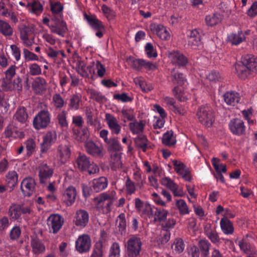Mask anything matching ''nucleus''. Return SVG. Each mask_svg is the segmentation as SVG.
<instances>
[{
	"label": "nucleus",
	"instance_id": "1",
	"mask_svg": "<svg viewBox=\"0 0 257 257\" xmlns=\"http://www.w3.org/2000/svg\"><path fill=\"white\" fill-rule=\"evenodd\" d=\"M49 3L51 11L55 18L54 21H55V25L51 27V31L63 37L67 30L66 23L62 20L64 6L58 1L50 0Z\"/></svg>",
	"mask_w": 257,
	"mask_h": 257
},
{
	"label": "nucleus",
	"instance_id": "2",
	"mask_svg": "<svg viewBox=\"0 0 257 257\" xmlns=\"http://www.w3.org/2000/svg\"><path fill=\"white\" fill-rule=\"evenodd\" d=\"M116 198V192L111 191L100 194L94 198L93 201L97 210L106 214L111 212L113 201Z\"/></svg>",
	"mask_w": 257,
	"mask_h": 257
},
{
	"label": "nucleus",
	"instance_id": "3",
	"mask_svg": "<svg viewBox=\"0 0 257 257\" xmlns=\"http://www.w3.org/2000/svg\"><path fill=\"white\" fill-rule=\"evenodd\" d=\"M95 70L97 75L99 77H103L106 73L105 66L99 61L91 62L88 67L84 65L79 67L77 72L83 77H88L95 75Z\"/></svg>",
	"mask_w": 257,
	"mask_h": 257
},
{
	"label": "nucleus",
	"instance_id": "4",
	"mask_svg": "<svg viewBox=\"0 0 257 257\" xmlns=\"http://www.w3.org/2000/svg\"><path fill=\"white\" fill-rule=\"evenodd\" d=\"M32 212V210L29 206L13 203L9 208L8 215L11 221L21 222L23 218H25Z\"/></svg>",
	"mask_w": 257,
	"mask_h": 257
},
{
	"label": "nucleus",
	"instance_id": "5",
	"mask_svg": "<svg viewBox=\"0 0 257 257\" xmlns=\"http://www.w3.org/2000/svg\"><path fill=\"white\" fill-rule=\"evenodd\" d=\"M196 116L199 121L206 127H210L214 121L212 109L207 105L200 106L197 111Z\"/></svg>",
	"mask_w": 257,
	"mask_h": 257
},
{
	"label": "nucleus",
	"instance_id": "6",
	"mask_svg": "<svg viewBox=\"0 0 257 257\" xmlns=\"http://www.w3.org/2000/svg\"><path fill=\"white\" fill-rule=\"evenodd\" d=\"M76 162L80 170L86 171L90 175L96 174L99 171L98 167L93 162H91L89 158L85 155H80Z\"/></svg>",
	"mask_w": 257,
	"mask_h": 257
},
{
	"label": "nucleus",
	"instance_id": "7",
	"mask_svg": "<svg viewBox=\"0 0 257 257\" xmlns=\"http://www.w3.org/2000/svg\"><path fill=\"white\" fill-rule=\"evenodd\" d=\"M142 243L140 238L132 236L126 242L125 247L126 253L128 257H137L141 250Z\"/></svg>",
	"mask_w": 257,
	"mask_h": 257
},
{
	"label": "nucleus",
	"instance_id": "8",
	"mask_svg": "<svg viewBox=\"0 0 257 257\" xmlns=\"http://www.w3.org/2000/svg\"><path fill=\"white\" fill-rule=\"evenodd\" d=\"M75 249L80 253L88 252L91 247V239L87 234L79 235L75 241Z\"/></svg>",
	"mask_w": 257,
	"mask_h": 257
},
{
	"label": "nucleus",
	"instance_id": "9",
	"mask_svg": "<svg viewBox=\"0 0 257 257\" xmlns=\"http://www.w3.org/2000/svg\"><path fill=\"white\" fill-rule=\"evenodd\" d=\"M174 170L184 181L191 182L192 176L189 169L181 161L173 160L172 161Z\"/></svg>",
	"mask_w": 257,
	"mask_h": 257
},
{
	"label": "nucleus",
	"instance_id": "10",
	"mask_svg": "<svg viewBox=\"0 0 257 257\" xmlns=\"http://www.w3.org/2000/svg\"><path fill=\"white\" fill-rule=\"evenodd\" d=\"M188 46L193 49H199L202 47L201 34L200 31L195 29L189 31L187 34Z\"/></svg>",
	"mask_w": 257,
	"mask_h": 257
},
{
	"label": "nucleus",
	"instance_id": "11",
	"mask_svg": "<svg viewBox=\"0 0 257 257\" xmlns=\"http://www.w3.org/2000/svg\"><path fill=\"white\" fill-rule=\"evenodd\" d=\"M36 183L35 180L31 177L25 178L21 183V190L25 197L31 196L35 192Z\"/></svg>",
	"mask_w": 257,
	"mask_h": 257
},
{
	"label": "nucleus",
	"instance_id": "12",
	"mask_svg": "<svg viewBox=\"0 0 257 257\" xmlns=\"http://www.w3.org/2000/svg\"><path fill=\"white\" fill-rule=\"evenodd\" d=\"M85 17L91 28L97 31L95 35L99 38L102 37L105 31V27L102 23L95 16L85 15Z\"/></svg>",
	"mask_w": 257,
	"mask_h": 257
},
{
	"label": "nucleus",
	"instance_id": "13",
	"mask_svg": "<svg viewBox=\"0 0 257 257\" xmlns=\"http://www.w3.org/2000/svg\"><path fill=\"white\" fill-rule=\"evenodd\" d=\"M105 120L111 134L117 135L121 130V126L118 119L112 114L106 113Z\"/></svg>",
	"mask_w": 257,
	"mask_h": 257
},
{
	"label": "nucleus",
	"instance_id": "14",
	"mask_svg": "<svg viewBox=\"0 0 257 257\" xmlns=\"http://www.w3.org/2000/svg\"><path fill=\"white\" fill-rule=\"evenodd\" d=\"M34 29L31 25L25 26L20 29V38L27 46L32 45L34 39Z\"/></svg>",
	"mask_w": 257,
	"mask_h": 257
},
{
	"label": "nucleus",
	"instance_id": "15",
	"mask_svg": "<svg viewBox=\"0 0 257 257\" xmlns=\"http://www.w3.org/2000/svg\"><path fill=\"white\" fill-rule=\"evenodd\" d=\"M151 31L156 34L161 40L167 41L170 38V34L166 27L161 24L156 23L151 24L150 25Z\"/></svg>",
	"mask_w": 257,
	"mask_h": 257
},
{
	"label": "nucleus",
	"instance_id": "16",
	"mask_svg": "<svg viewBox=\"0 0 257 257\" xmlns=\"http://www.w3.org/2000/svg\"><path fill=\"white\" fill-rule=\"evenodd\" d=\"M228 126L233 135L240 136L244 134L245 132V126L242 120L240 118L232 119L229 122Z\"/></svg>",
	"mask_w": 257,
	"mask_h": 257
},
{
	"label": "nucleus",
	"instance_id": "17",
	"mask_svg": "<svg viewBox=\"0 0 257 257\" xmlns=\"http://www.w3.org/2000/svg\"><path fill=\"white\" fill-rule=\"evenodd\" d=\"M48 125V111H41L34 118L33 125L37 130L45 128Z\"/></svg>",
	"mask_w": 257,
	"mask_h": 257
},
{
	"label": "nucleus",
	"instance_id": "18",
	"mask_svg": "<svg viewBox=\"0 0 257 257\" xmlns=\"http://www.w3.org/2000/svg\"><path fill=\"white\" fill-rule=\"evenodd\" d=\"M168 56L171 62L176 66H183L188 62L187 58L178 51H169Z\"/></svg>",
	"mask_w": 257,
	"mask_h": 257
},
{
	"label": "nucleus",
	"instance_id": "19",
	"mask_svg": "<svg viewBox=\"0 0 257 257\" xmlns=\"http://www.w3.org/2000/svg\"><path fill=\"white\" fill-rule=\"evenodd\" d=\"M88 221L89 214L86 211L80 209L76 211L73 219V222L76 226L84 228Z\"/></svg>",
	"mask_w": 257,
	"mask_h": 257
},
{
	"label": "nucleus",
	"instance_id": "20",
	"mask_svg": "<svg viewBox=\"0 0 257 257\" xmlns=\"http://www.w3.org/2000/svg\"><path fill=\"white\" fill-rule=\"evenodd\" d=\"M16 68L15 65H11L5 72V78L2 81V86L6 90H9L12 88V79L16 75Z\"/></svg>",
	"mask_w": 257,
	"mask_h": 257
},
{
	"label": "nucleus",
	"instance_id": "21",
	"mask_svg": "<svg viewBox=\"0 0 257 257\" xmlns=\"http://www.w3.org/2000/svg\"><path fill=\"white\" fill-rule=\"evenodd\" d=\"M133 67L138 71H140L142 69H145L147 71H154L157 69L155 63L143 59H137L134 60Z\"/></svg>",
	"mask_w": 257,
	"mask_h": 257
},
{
	"label": "nucleus",
	"instance_id": "22",
	"mask_svg": "<svg viewBox=\"0 0 257 257\" xmlns=\"http://www.w3.org/2000/svg\"><path fill=\"white\" fill-rule=\"evenodd\" d=\"M71 155L70 150L66 145H60L59 146L57 153V159L61 164H64L69 159Z\"/></svg>",
	"mask_w": 257,
	"mask_h": 257
},
{
	"label": "nucleus",
	"instance_id": "23",
	"mask_svg": "<svg viewBox=\"0 0 257 257\" xmlns=\"http://www.w3.org/2000/svg\"><path fill=\"white\" fill-rule=\"evenodd\" d=\"M85 148L86 152L90 155L97 157L103 156L102 147L98 146L92 141H88L85 143Z\"/></svg>",
	"mask_w": 257,
	"mask_h": 257
},
{
	"label": "nucleus",
	"instance_id": "24",
	"mask_svg": "<svg viewBox=\"0 0 257 257\" xmlns=\"http://www.w3.org/2000/svg\"><path fill=\"white\" fill-rule=\"evenodd\" d=\"M31 246L33 252L35 254H39L44 252L45 250V246L36 235L31 236Z\"/></svg>",
	"mask_w": 257,
	"mask_h": 257
},
{
	"label": "nucleus",
	"instance_id": "25",
	"mask_svg": "<svg viewBox=\"0 0 257 257\" xmlns=\"http://www.w3.org/2000/svg\"><path fill=\"white\" fill-rule=\"evenodd\" d=\"M204 233L213 243L219 242L220 239L216 231V227L210 223H207L204 226Z\"/></svg>",
	"mask_w": 257,
	"mask_h": 257
},
{
	"label": "nucleus",
	"instance_id": "26",
	"mask_svg": "<svg viewBox=\"0 0 257 257\" xmlns=\"http://www.w3.org/2000/svg\"><path fill=\"white\" fill-rule=\"evenodd\" d=\"M76 195L77 191L75 188L73 186L68 187L63 194L64 202L67 206L71 205L75 202Z\"/></svg>",
	"mask_w": 257,
	"mask_h": 257
},
{
	"label": "nucleus",
	"instance_id": "27",
	"mask_svg": "<svg viewBox=\"0 0 257 257\" xmlns=\"http://www.w3.org/2000/svg\"><path fill=\"white\" fill-rule=\"evenodd\" d=\"M49 220L51 221L53 232L57 233L64 223L63 218L58 214H53L49 216Z\"/></svg>",
	"mask_w": 257,
	"mask_h": 257
},
{
	"label": "nucleus",
	"instance_id": "28",
	"mask_svg": "<svg viewBox=\"0 0 257 257\" xmlns=\"http://www.w3.org/2000/svg\"><path fill=\"white\" fill-rule=\"evenodd\" d=\"M245 40L244 34L241 31L237 33H232L229 34L227 37V41L232 45H238Z\"/></svg>",
	"mask_w": 257,
	"mask_h": 257
},
{
	"label": "nucleus",
	"instance_id": "29",
	"mask_svg": "<svg viewBox=\"0 0 257 257\" xmlns=\"http://www.w3.org/2000/svg\"><path fill=\"white\" fill-rule=\"evenodd\" d=\"M5 135L6 138L12 139L23 138L25 136L24 133L20 131L18 128L12 124L7 126L5 131Z\"/></svg>",
	"mask_w": 257,
	"mask_h": 257
},
{
	"label": "nucleus",
	"instance_id": "30",
	"mask_svg": "<svg viewBox=\"0 0 257 257\" xmlns=\"http://www.w3.org/2000/svg\"><path fill=\"white\" fill-rule=\"evenodd\" d=\"M163 102L175 113L183 115L184 109L180 106L176 104L174 99L169 96H165L163 98Z\"/></svg>",
	"mask_w": 257,
	"mask_h": 257
},
{
	"label": "nucleus",
	"instance_id": "31",
	"mask_svg": "<svg viewBox=\"0 0 257 257\" xmlns=\"http://www.w3.org/2000/svg\"><path fill=\"white\" fill-rule=\"evenodd\" d=\"M220 228L225 235H231L234 233L233 223L228 218L223 217L220 221Z\"/></svg>",
	"mask_w": 257,
	"mask_h": 257
},
{
	"label": "nucleus",
	"instance_id": "32",
	"mask_svg": "<svg viewBox=\"0 0 257 257\" xmlns=\"http://www.w3.org/2000/svg\"><path fill=\"white\" fill-rule=\"evenodd\" d=\"M176 137L172 130L167 131L165 133L162 138V143L163 145L169 147H174L176 144Z\"/></svg>",
	"mask_w": 257,
	"mask_h": 257
},
{
	"label": "nucleus",
	"instance_id": "33",
	"mask_svg": "<svg viewBox=\"0 0 257 257\" xmlns=\"http://www.w3.org/2000/svg\"><path fill=\"white\" fill-rule=\"evenodd\" d=\"M242 62L251 72H257V57L247 55L244 57Z\"/></svg>",
	"mask_w": 257,
	"mask_h": 257
},
{
	"label": "nucleus",
	"instance_id": "34",
	"mask_svg": "<svg viewBox=\"0 0 257 257\" xmlns=\"http://www.w3.org/2000/svg\"><path fill=\"white\" fill-rule=\"evenodd\" d=\"M107 184V179L104 177H101L93 180L91 187L94 191L98 192L106 188Z\"/></svg>",
	"mask_w": 257,
	"mask_h": 257
},
{
	"label": "nucleus",
	"instance_id": "35",
	"mask_svg": "<svg viewBox=\"0 0 257 257\" xmlns=\"http://www.w3.org/2000/svg\"><path fill=\"white\" fill-rule=\"evenodd\" d=\"M224 100L228 105H235L239 100V94L235 91H228L223 95Z\"/></svg>",
	"mask_w": 257,
	"mask_h": 257
},
{
	"label": "nucleus",
	"instance_id": "36",
	"mask_svg": "<svg viewBox=\"0 0 257 257\" xmlns=\"http://www.w3.org/2000/svg\"><path fill=\"white\" fill-rule=\"evenodd\" d=\"M234 67L237 75L241 79L246 78L251 73L243 62L235 64Z\"/></svg>",
	"mask_w": 257,
	"mask_h": 257
},
{
	"label": "nucleus",
	"instance_id": "37",
	"mask_svg": "<svg viewBox=\"0 0 257 257\" xmlns=\"http://www.w3.org/2000/svg\"><path fill=\"white\" fill-rule=\"evenodd\" d=\"M28 114L25 107L19 108L14 115V119L23 124H26L28 121Z\"/></svg>",
	"mask_w": 257,
	"mask_h": 257
},
{
	"label": "nucleus",
	"instance_id": "38",
	"mask_svg": "<svg viewBox=\"0 0 257 257\" xmlns=\"http://www.w3.org/2000/svg\"><path fill=\"white\" fill-rule=\"evenodd\" d=\"M40 183L46 184L48 181V166L46 163H43L39 167Z\"/></svg>",
	"mask_w": 257,
	"mask_h": 257
},
{
	"label": "nucleus",
	"instance_id": "39",
	"mask_svg": "<svg viewBox=\"0 0 257 257\" xmlns=\"http://www.w3.org/2000/svg\"><path fill=\"white\" fill-rule=\"evenodd\" d=\"M32 86L36 93H41L46 90V81L42 77H36L32 83Z\"/></svg>",
	"mask_w": 257,
	"mask_h": 257
},
{
	"label": "nucleus",
	"instance_id": "40",
	"mask_svg": "<svg viewBox=\"0 0 257 257\" xmlns=\"http://www.w3.org/2000/svg\"><path fill=\"white\" fill-rule=\"evenodd\" d=\"M121 152L110 154V166L112 170H116L122 167V163L121 161Z\"/></svg>",
	"mask_w": 257,
	"mask_h": 257
},
{
	"label": "nucleus",
	"instance_id": "41",
	"mask_svg": "<svg viewBox=\"0 0 257 257\" xmlns=\"http://www.w3.org/2000/svg\"><path fill=\"white\" fill-rule=\"evenodd\" d=\"M19 175L15 171H9L6 176V181L10 188L13 189L17 184Z\"/></svg>",
	"mask_w": 257,
	"mask_h": 257
},
{
	"label": "nucleus",
	"instance_id": "42",
	"mask_svg": "<svg viewBox=\"0 0 257 257\" xmlns=\"http://www.w3.org/2000/svg\"><path fill=\"white\" fill-rule=\"evenodd\" d=\"M106 144L108 145V150L110 154L120 153L122 150L119 142L115 138H110L108 143Z\"/></svg>",
	"mask_w": 257,
	"mask_h": 257
},
{
	"label": "nucleus",
	"instance_id": "43",
	"mask_svg": "<svg viewBox=\"0 0 257 257\" xmlns=\"http://www.w3.org/2000/svg\"><path fill=\"white\" fill-rule=\"evenodd\" d=\"M105 246L102 240H98L94 245L91 257H103Z\"/></svg>",
	"mask_w": 257,
	"mask_h": 257
},
{
	"label": "nucleus",
	"instance_id": "44",
	"mask_svg": "<svg viewBox=\"0 0 257 257\" xmlns=\"http://www.w3.org/2000/svg\"><path fill=\"white\" fill-rule=\"evenodd\" d=\"M222 19V16L218 13H215L212 15L206 16L205 22L208 26H214L219 23Z\"/></svg>",
	"mask_w": 257,
	"mask_h": 257
},
{
	"label": "nucleus",
	"instance_id": "45",
	"mask_svg": "<svg viewBox=\"0 0 257 257\" xmlns=\"http://www.w3.org/2000/svg\"><path fill=\"white\" fill-rule=\"evenodd\" d=\"M27 8L30 13L35 14H40L43 11V6L38 0L29 2Z\"/></svg>",
	"mask_w": 257,
	"mask_h": 257
},
{
	"label": "nucleus",
	"instance_id": "46",
	"mask_svg": "<svg viewBox=\"0 0 257 257\" xmlns=\"http://www.w3.org/2000/svg\"><path fill=\"white\" fill-rule=\"evenodd\" d=\"M240 249L246 254L252 253V246L246 237H244L238 241Z\"/></svg>",
	"mask_w": 257,
	"mask_h": 257
},
{
	"label": "nucleus",
	"instance_id": "47",
	"mask_svg": "<svg viewBox=\"0 0 257 257\" xmlns=\"http://www.w3.org/2000/svg\"><path fill=\"white\" fill-rule=\"evenodd\" d=\"M175 96L180 101H185L190 97L189 93L179 87H175L173 90Z\"/></svg>",
	"mask_w": 257,
	"mask_h": 257
},
{
	"label": "nucleus",
	"instance_id": "48",
	"mask_svg": "<svg viewBox=\"0 0 257 257\" xmlns=\"http://www.w3.org/2000/svg\"><path fill=\"white\" fill-rule=\"evenodd\" d=\"M59 182L60 178L58 177L57 181L49 183V202L50 201L57 202L56 191Z\"/></svg>",
	"mask_w": 257,
	"mask_h": 257
},
{
	"label": "nucleus",
	"instance_id": "49",
	"mask_svg": "<svg viewBox=\"0 0 257 257\" xmlns=\"http://www.w3.org/2000/svg\"><path fill=\"white\" fill-rule=\"evenodd\" d=\"M0 33L6 37L11 36L13 34V29L8 22L0 20Z\"/></svg>",
	"mask_w": 257,
	"mask_h": 257
},
{
	"label": "nucleus",
	"instance_id": "50",
	"mask_svg": "<svg viewBox=\"0 0 257 257\" xmlns=\"http://www.w3.org/2000/svg\"><path fill=\"white\" fill-rule=\"evenodd\" d=\"M176 206L179 210L180 214L185 215L189 214L190 211L184 200L182 199L177 200Z\"/></svg>",
	"mask_w": 257,
	"mask_h": 257
},
{
	"label": "nucleus",
	"instance_id": "51",
	"mask_svg": "<svg viewBox=\"0 0 257 257\" xmlns=\"http://www.w3.org/2000/svg\"><path fill=\"white\" fill-rule=\"evenodd\" d=\"M155 208L154 206L151 204L145 203L140 212L144 217L151 218L154 216Z\"/></svg>",
	"mask_w": 257,
	"mask_h": 257
},
{
	"label": "nucleus",
	"instance_id": "52",
	"mask_svg": "<svg viewBox=\"0 0 257 257\" xmlns=\"http://www.w3.org/2000/svg\"><path fill=\"white\" fill-rule=\"evenodd\" d=\"M128 126L130 131L134 134H137L141 132H142L144 127V124L143 121H134L133 122H130L128 124Z\"/></svg>",
	"mask_w": 257,
	"mask_h": 257
},
{
	"label": "nucleus",
	"instance_id": "53",
	"mask_svg": "<svg viewBox=\"0 0 257 257\" xmlns=\"http://www.w3.org/2000/svg\"><path fill=\"white\" fill-rule=\"evenodd\" d=\"M116 225L120 231L121 234H123L126 229V223L125 220V216L124 213H120L117 217L116 220Z\"/></svg>",
	"mask_w": 257,
	"mask_h": 257
},
{
	"label": "nucleus",
	"instance_id": "54",
	"mask_svg": "<svg viewBox=\"0 0 257 257\" xmlns=\"http://www.w3.org/2000/svg\"><path fill=\"white\" fill-rule=\"evenodd\" d=\"M81 100V96L80 95H72L70 98L69 106L70 108L74 110L78 109L80 107Z\"/></svg>",
	"mask_w": 257,
	"mask_h": 257
},
{
	"label": "nucleus",
	"instance_id": "55",
	"mask_svg": "<svg viewBox=\"0 0 257 257\" xmlns=\"http://www.w3.org/2000/svg\"><path fill=\"white\" fill-rule=\"evenodd\" d=\"M185 243L183 240L180 238H176L172 245V248L176 253H180L185 248Z\"/></svg>",
	"mask_w": 257,
	"mask_h": 257
},
{
	"label": "nucleus",
	"instance_id": "56",
	"mask_svg": "<svg viewBox=\"0 0 257 257\" xmlns=\"http://www.w3.org/2000/svg\"><path fill=\"white\" fill-rule=\"evenodd\" d=\"M154 212V220L156 221H162L166 219L168 211L164 209L155 208Z\"/></svg>",
	"mask_w": 257,
	"mask_h": 257
},
{
	"label": "nucleus",
	"instance_id": "57",
	"mask_svg": "<svg viewBox=\"0 0 257 257\" xmlns=\"http://www.w3.org/2000/svg\"><path fill=\"white\" fill-rule=\"evenodd\" d=\"M210 245L209 242L206 239H202L199 241L198 245L201 251L202 255L206 256L209 254Z\"/></svg>",
	"mask_w": 257,
	"mask_h": 257
},
{
	"label": "nucleus",
	"instance_id": "58",
	"mask_svg": "<svg viewBox=\"0 0 257 257\" xmlns=\"http://www.w3.org/2000/svg\"><path fill=\"white\" fill-rule=\"evenodd\" d=\"M172 80L174 83L181 85L184 83L186 79L182 73L173 70L172 72Z\"/></svg>",
	"mask_w": 257,
	"mask_h": 257
},
{
	"label": "nucleus",
	"instance_id": "59",
	"mask_svg": "<svg viewBox=\"0 0 257 257\" xmlns=\"http://www.w3.org/2000/svg\"><path fill=\"white\" fill-rule=\"evenodd\" d=\"M211 161L212 165L217 173H225L226 172V166L220 163L219 159L213 158Z\"/></svg>",
	"mask_w": 257,
	"mask_h": 257
},
{
	"label": "nucleus",
	"instance_id": "60",
	"mask_svg": "<svg viewBox=\"0 0 257 257\" xmlns=\"http://www.w3.org/2000/svg\"><path fill=\"white\" fill-rule=\"evenodd\" d=\"M48 153V134L43 138V142L40 144V157H44Z\"/></svg>",
	"mask_w": 257,
	"mask_h": 257
},
{
	"label": "nucleus",
	"instance_id": "61",
	"mask_svg": "<svg viewBox=\"0 0 257 257\" xmlns=\"http://www.w3.org/2000/svg\"><path fill=\"white\" fill-rule=\"evenodd\" d=\"M147 139L144 136H138L135 140V142L137 147L141 148L145 152L147 147Z\"/></svg>",
	"mask_w": 257,
	"mask_h": 257
},
{
	"label": "nucleus",
	"instance_id": "62",
	"mask_svg": "<svg viewBox=\"0 0 257 257\" xmlns=\"http://www.w3.org/2000/svg\"><path fill=\"white\" fill-rule=\"evenodd\" d=\"M22 233V230L20 226L15 225L10 230L9 237L11 240H17L20 237Z\"/></svg>",
	"mask_w": 257,
	"mask_h": 257
},
{
	"label": "nucleus",
	"instance_id": "63",
	"mask_svg": "<svg viewBox=\"0 0 257 257\" xmlns=\"http://www.w3.org/2000/svg\"><path fill=\"white\" fill-rule=\"evenodd\" d=\"M101 10L108 21L113 20L116 17L115 12L105 5L101 7Z\"/></svg>",
	"mask_w": 257,
	"mask_h": 257
},
{
	"label": "nucleus",
	"instance_id": "64",
	"mask_svg": "<svg viewBox=\"0 0 257 257\" xmlns=\"http://www.w3.org/2000/svg\"><path fill=\"white\" fill-rule=\"evenodd\" d=\"M120 245L118 243L114 242L111 245L109 251V257H119L120 256Z\"/></svg>",
	"mask_w": 257,
	"mask_h": 257
}]
</instances>
